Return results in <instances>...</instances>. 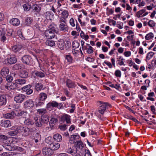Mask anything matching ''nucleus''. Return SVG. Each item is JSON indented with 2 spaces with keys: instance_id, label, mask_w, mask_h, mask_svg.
I'll use <instances>...</instances> for the list:
<instances>
[{
  "instance_id": "f257e3e1",
  "label": "nucleus",
  "mask_w": 156,
  "mask_h": 156,
  "mask_svg": "<svg viewBox=\"0 0 156 156\" xmlns=\"http://www.w3.org/2000/svg\"><path fill=\"white\" fill-rule=\"evenodd\" d=\"M48 28L49 29L45 30L44 34L47 38H52L55 36V27L51 25L49 26Z\"/></svg>"
},
{
  "instance_id": "f03ea898",
  "label": "nucleus",
  "mask_w": 156,
  "mask_h": 156,
  "mask_svg": "<svg viewBox=\"0 0 156 156\" xmlns=\"http://www.w3.org/2000/svg\"><path fill=\"white\" fill-rule=\"evenodd\" d=\"M16 129H18L19 133H22V134L25 136H27L29 135V128L23 127L22 126H18Z\"/></svg>"
},
{
  "instance_id": "7ed1b4c3",
  "label": "nucleus",
  "mask_w": 156,
  "mask_h": 156,
  "mask_svg": "<svg viewBox=\"0 0 156 156\" xmlns=\"http://www.w3.org/2000/svg\"><path fill=\"white\" fill-rule=\"evenodd\" d=\"M26 96L22 94H17L14 98V101L17 103H21L25 99Z\"/></svg>"
},
{
  "instance_id": "20e7f679",
  "label": "nucleus",
  "mask_w": 156,
  "mask_h": 156,
  "mask_svg": "<svg viewBox=\"0 0 156 156\" xmlns=\"http://www.w3.org/2000/svg\"><path fill=\"white\" fill-rule=\"evenodd\" d=\"M34 103L32 99H28L24 103V107L26 109H30L33 108Z\"/></svg>"
},
{
  "instance_id": "39448f33",
  "label": "nucleus",
  "mask_w": 156,
  "mask_h": 156,
  "mask_svg": "<svg viewBox=\"0 0 156 156\" xmlns=\"http://www.w3.org/2000/svg\"><path fill=\"white\" fill-rule=\"evenodd\" d=\"M43 154L46 156H51L53 153V151L49 147H44L42 150Z\"/></svg>"
},
{
  "instance_id": "423d86ee",
  "label": "nucleus",
  "mask_w": 156,
  "mask_h": 156,
  "mask_svg": "<svg viewBox=\"0 0 156 156\" xmlns=\"http://www.w3.org/2000/svg\"><path fill=\"white\" fill-rule=\"evenodd\" d=\"M15 115L19 117L20 119H21L22 118H26L28 115V114L27 112L26 111H21L16 112L15 113Z\"/></svg>"
},
{
  "instance_id": "0eeeda50",
  "label": "nucleus",
  "mask_w": 156,
  "mask_h": 156,
  "mask_svg": "<svg viewBox=\"0 0 156 156\" xmlns=\"http://www.w3.org/2000/svg\"><path fill=\"white\" fill-rule=\"evenodd\" d=\"M22 59L23 62L27 65H30L32 62V59L29 55H24L22 58Z\"/></svg>"
},
{
  "instance_id": "6e6552de",
  "label": "nucleus",
  "mask_w": 156,
  "mask_h": 156,
  "mask_svg": "<svg viewBox=\"0 0 156 156\" xmlns=\"http://www.w3.org/2000/svg\"><path fill=\"white\" fill-rule=\"evenodd\" d=\"M5 61L7 62L8 64H12L15 63L17 61V59L15 56L12 55L5 59Z\"/></svg>"
},
{
  "instance_id": "1a4fd4ad",
  "label": "nucleus",
  "mask_w": 156,
  "mask_h": 156,
  "mask_svg": "<svg viewBox=\"0 0 156 156\" xmlns=\"http://www.w3.org/2000/svg\"><path fill=\"white\" fill-rule=\"evenodd\" d=\"M9 73V70L8 67H3L1 70V75L3 77H6L8 76Z\"/></svg>"
},
{
  "instance_id": "9d476101",
  "label": "nucleus",
  "mask_w": 156,
  "mask_h": 156,
  "mask_svg": "<svg viewBox=\"0 0 156 156\" xmlns=\"http://www.w3.org/2000/svg\"><path fill=\"white\" fill-rule=\"evenodd\" d=\"M17 126H14L11 128L12 131L8 133V135L11 136H14L16 135L19 133L18 129H16Z\"/></svg>"
},
{
  "instance_id": "9b49d317",
  "label": "nucleus",
  "mask_w": 156,
  "mask_h": 156,
  "mask_svg": "<svg viewBox=\"0 0 156 156\" xmlns=\"http://www.w3.org/2000/svg\"><path fill=\"white\" fill-rule=\"evenodd\" d=\"M17 85L16 83H11L9 84L7 83L5 86L6 89L9 90H11L14 89L17 87Z\"/></svg>"
},
{
  "instance_id": "f8f14e48",
  "label": "nucleus",
  "mask_w": 156,
  "mask_h": 156,
  "mask_svg": "<svg viewBox=\"0 0 156 156\" xmlns=\"http://www.w3.org/2000/svg\"><path fill=\"white\" fill-rule=\"evenodd\" d=\"M23 47L21 45L17 44L12 47V51L15 53L19 52L22 49Z\"/></svg>"
},
{
  "instance_id": "ddd939ff",
  "label": "nucleus",
  "mask_w": 156,
  "mask_h": 156,
  "mask_svg": "<svg viewBox=\"0 0 156 156\" xmlns=\"http://www.w3.org/2000/svg\"><path fill=\"white\" fill-rule=\"evenodd\" d=\"M66 86L69 88H74L76 86V84L73 81L69 79L66 80Z\"/></svg>"
},
{
  "instance_id": "4468645a",
  "label": "nucleus",
  "mask_w": 156,
  "mask_h": 156,
  "mask_svg": "<svg viewBox=\"0 0 156 156\" xmlns=\"http://www.w3.org/2000/svg\"><path fill=\"white\" fill-rule=\"evenodd\" d=\"M70 116L67 114H64L61 116V120L63 122L66 121L67 123H69L70 122Z\"/></svg>"
},
{
  "instance_id": "2eb2a0df",
  "label": "nucleus",
  "mask_w": 156,
  "mask_h": 156,
  "mask_svg": "<svg viewBox=\"0 0 156 156\" xmlns=\"http://www.w3.org/2000/svg\"><path fill=\"white\" fill-rule=\"evenodd\" d=\"M75 146L76 147V149H79L82 150L84 147V144L81 141H76V143L75 144Z\"/></svg>"
},
{
  "instance_id": "dca6fc26",
  "label": "nucleus",
  "mask_w": 156,
  "mask_h": 156,
  "mask_svg": "<svg viewBox=\"0 0 156 156\" xmlns=\"http://www.w3.org/2000/svg\"><path fill=\"white\" fill-rule=\"evenodd\" d=\"M60 145L59 144L56 143H51L49 145V147L53 151L58 149L60 147Z\"/></svg>"
},
{
  "instance_id": "f3484780",
  "label": "nucleus",
  "mask_w": 156,
  "mask_h": 156,
  "mask_svg": "<svg viewBox=\"0 0 156 156\" xmlns=\"http://www.w3.org/2000/svg\"><path fill=\"white\" fill-rule=\"evenodd\" d=\"M19 76L22 78H26L28 76V73L26 70H22L20 71Z\"/></svg>"
},
{
  "instance_id": "a211bd4d",
  "label": "nucleus",
  "mask_w": 156,
  "mask_h": 156,
  "mask_svg": "<svg viewBox=\"0 0 156 156\" xmlns=\"http://www.w3.org/2000/svg\"><path fill=\"white\" fill-rule=\"evenodd\" d=\"M7 99L6 96L2 95L0 96V105H5L6 103Z\"/></svg>"
},
{
  "instance_id": "6ab92c4d",
  "label": "nucleus",
  "mask_w": 156,
  "mask_h": 156,
  "mask_svg": "<svg viewBox=\"0 0 156 156\" xmlns=\"http://www.w3.org/2000/svg\"><path fill=\"white\" fill-rule=\"evenodd\" d=\"M10 23L14 26H17L19 25L20 21L18 19L14 18L10 20Z\"/></svg>"
},
{
  "instance_id": "aec40b11",
  "label": "nucleus",
  "mask_w": 156,
  "mask_h": 156,
  "mask_svg": "<svg viewBox=\"0 0 156 156\" xmlns=\"http://www.w3.org/2000/svg\"><path fill=\"white\" fill-rule=\"evenodd\" d=\"M59 27L60 30L64 31H68L69 29L66 23H60Z\"/></svg>"
},
{
  "instance_id": "412c9836",
  "label": "nucleus",
  "mask_w": 156,
  "mask_h": 156,
  "mask_svg": "<svg viewBox=\"0 0 156 156\" xmlns=\"http://www.w3.org/2000/svg\"><path fill=\"white\" fill-rule=\"evenodd\" d=\"M99 105L101 107L100 108H102V109L105 110L108 108V107H110L111 105L108 103L105 102H102L101 101H99Z\"/></svg>"
},
{
  "instance_id": "4be33fe9",
  "label": "nucleus",
  "mask_w": 156,
  "mask_h": 156,
  "mask_svg": "<svg viewBox=\"0 0 156 156\" xmlns=\"http://www.w3.org/2000/svg\"><path fill=\"white\" fill-rule=\"evenodd\" d=\"M15 115L14 112H12L10 113H7L4 115V117L6 119H13L14 117V115Z\"/></svg>"
},
{
  "instance_id": "5701e85b",
  "label": "nucleus",
  "mask_w": 156,
  "mask_h": 156,
  "mask_svg": "<svg viewBox=\"0 0 156 156\" xmlns=\"http://www.w3.org/2000/svg\"><path fill=\"white\" fill-rule=\"evenodd\" d=\"M57 45L58 47L61 50H63L64 48V41L63 39H60L58 41Z\"/></svg>"
},
{
  "instance_id": "b1692460",
  "label": "nucleus",
  "mask_w": 156,
  "mask_h": 156,
  "mask_svg": "<svg viewBox=\"0 0 156 156\" xmlns=\"http://www.w3.org/2000/svg\"><path fill=\"white\" fill-rule=\"evenodd\" d=\"M24 124L27 126H31L34 124V122L30 119H25L23 121Z\"/></svg>"
},
{
  "instance_id": "393cba45",
  "label": "nucleus",
  "mask_w": 156,
  "mask_h": 156,
  "mask_svg": "<svg viewBox=\"0 0 156 156\" xmlns=\"http://www.w3.org/2000/svg\"><path fill=\"white\" fill-rule=\"evenodd\" d=\"M5 30L4 28H2V32L0 34V35L1 36V40L3 42L6 40V35L5 34Z\"/></svg>"
},
{
  "instance_id": "a878e982",
  "label": "nucleus",
  "mask_w": 156,
  "mask_h": 156,
  "mask_svg": "<svg viewBox=\"0 0 156 156\" xmlns=\"http://www.w3.org/2000/svg\"><path fill=\"white\" fill-rule=\"evenodd\" d=\"M35 121V124L36 126L38 127H40L41 126L43 123L40 118L38 119L37 117H35L34 118Z\"/></svg>"
},
{
  "instance_id": "bb28decb",
  "label": "nucleus",
  "mask_w": 156,
  "mask_h": 156,
  "mask_svg": "<svg viewBox=\"0 0 156 156\" xmlns=\"http://www.w3.org/2000/svg\"><path fill=\"white\" fill-rule=\"evenodd\" d=\"M79 136L75 135H72L71 136V137L70 139V143L75 144L76 143V138H79Z\"/></svg>"
},
{
  "instance_id": "cd10ccee",
  "label": "nucleus",
  "mask_w": 156,
  "mask_h": 156,
  "mask_svg": "<svg viewBox=\"0 0 156 156\" xmlns=\"http://www.w3.org/2000/svg\"><path fill=\"white\" fill-rule=\"evenodd\" d=\"M53 138L58 142L61 141L62 140V136L58 133H56L53 135Z\"/></svg>"
},
{
  "instance_id": "c85d7f7f",
  "label": "nucleus",
  "mask_w": 156,
  "mask_h": 156,
  "mask_svg": "<svg viewBox=\"0 0 156 156\" xmlns=\"http://www.w3.org/2000/svg\"><path fill=\"white\" fill-rule=\"evenodd\" d=\"M58 106V103L55 101H53L52 102H50L47 104V107L48 108L52 107H57Z\"/></svg>"
},
{
  "instance_id": "c756f323",
  "label": "nucleus",
  "mask_w": 156,
  "mask_h": 156,
  "mask_svg": "<svg viewBox=\"0 0 156 156\" xmlns=\"http://www.w3.org/2000/svg\"><path fill=\"white\" fill-rule=\"evenodd\" d=\"M11 139H12V140H13L14 138L12 139L10 137H8L6 136L3 135H0V140L2 141L3 142H4L6 140H10Z\"/></svg>"
},
{
  "instance_id": "7c9ffc66",
  "label": "nucleus",
  "mask_w": 156,
  "mask_h": 156,
  "mask_svg": "<svg viewBox=\"0 0 156 156\" xmlns=\"http://www.w3.org/2000/svg\"><path fill=\"white\" fill-rule=\"evenodd\" d=\"M45 43L46 45L51 47L55 46V41L52 40H48L46 41Z\"/></svg>"
},
{
  "instance_id": "2f4dec72",
  "label": "nucleus",
  "mask_w": 156,
  "mask_h": 156,
  "mask_svg": "<svg viewBox=\"0 0 156 156\" xmlns=\"http://www.w3.org/2000/svg\"><path fill=\"white\" fill-rule=\"evenodd\" d=\"M47 98V96L46 94L41 93L39 94V100L41 101H44Z\"/></svg>"
},
{
  "instance_id": "473e14b6",
  "label": "nucleus",
  "mask_w": 156,
  "mask_h": 156,
  "mask_svg": "<svg viewBox=\"0 0 156 156\" xmlns=\"http://www.w3.org/2000/svg\"><path fill=\"white\" fill-rule=\"evenodd\" d=\"M35 87L37 91L41 90L44 89L43 87V85L41 83H36L35 84Z\"/></svg>"
},
{
  "instance_id": "72a5a7b5",
  "label": "nucleus",
  "mask_w": 156,
  "mask_h": 156,
  "mask_svg": "<svg viewBox=\"0 0 156 156\" xmlns=\"http://www.w3.org/2000/svg\"><path fill=\"white\" fill-rule=\"evenodd\" d=\"M23 7L25 11H28L30 10L31 5L28 3H26L23 5Z\"/></svg>"
},
{
  "instance_id": "f704fd0d",
  "label": "nucleus",
  "mask_w": 156,
  "mask_h": 156,
  "mask_svg": "<svg viewBox=\"0 0 156 156\" xmlns=\"http://www.w3.org/2000/svg\"><path fill=\"white\" fill-rule=\"evenodd\" d=\"M26 80L24 79H19L16 80V83L17 84L20 85H23L25 83Z\"/></svg>"
},
{
  "instance_id": "c9c22d12",
  "label": "nucleus",
  "mask_w": 156,
  "mask_h": 156,
  "mask_svg": "<svg viewBox=\"0 0 156 156\" xmlns=\"http://www.w3.org/2000/svg\"><path fill=\"white\" fill-rule=\"evenodd\" d=\"M34 73L36 76L41 78L44 77L45 76L44 73L41 71H35Z\"/></svg>"
},
{
  "instance_id": "e433bc0d",
  "label": "nucleus",
  "mask_w": 156,
  "mask_h": 156,
  "mask_svg": "<svg viewBox=\"0 0 156 156\" xmlns=\"http://www.w3.org/2000/svg\"><path fill=\"white\" fill-rule=\"evenodd\" d=\"M117 59H118L117 61L119 62L118 64L119 66H121L122 65L125 66L124 61V59L122 56H119V58H118Z\"/></svg>"
},
{
  "instance_id": "4c0bfd02",
  "label": "nucleus",
  "mask_w": 156,
  "mask_h": 156,
  "mask_svg": "<svg viewBox=\"0 0 156 156\" xmlns=\"http://www.w3.org/2000/svg\"><path fill=\"white\" fill-rule=\"evenodd\" d=\"M41 119L43 123H47L49 121L48 117L46 115L41 116Z\"/></svg>"
},
{
  "instance_id": "58836bf2",
  "label": "nucleus",
  "mask_w": 156,
  "mask_h": 156,
  "mask_svg": "<svg viewBox=\"0 0 156 156\" xmlns=\"http://www.w3.org/2000/svg\"><path fill=\"white\" fill-rule=\"evenodd\" d=\"M65 58L67 60V62L69 63H72L73 62V58L70 54L66 55Z\"/></svg>"
},
{
  "instance_id": "ea45409f",
  "label": "nucleus",
  "mask_w": 156,
  "mask_h": 156,
  "mask_svg": "<svg viewBox=\"0 0 156 156\" xmlns=\"http://www.w3.org/2000/svg\"><path fill=\"white\" fill-rule=\"evenodd\" d=\"M145 11L146 10L144 9H142L139 11L136 12V16L138 18H140L141 17V15L145 12Z\"/></svg>"
},
{
  "instance_id": "a19ab883",
  "label": "nucleus",
  "mask_w": 156,
  "mask_h": 156,
  "mask_svg": "<svg viewBox=\"0 0 156 156\" xmlns=\"http://www.w3.org/2000/svg\"><path fill=\"white\" fill-rule=\"evenodd\" d=\"M154 37V34L153 33L150 32L147 34L145 37V39L149 40L152 38Z\"/></svg>"
},
{
  "instance_id": "79ce46f5",
  "label": "nucleus",
  "mask_w": 156,
  "mask_h": 156,
  "mask_svg": "<svg viewBox=\"0 0 156 156\" xmlns=\"http://www.w3.org/2000/svg\"><path fill=\"white\" fill-rule=\"evenodd\" d=\"M33 21V19L31 17H27L25 20V23L26 24L29 25Z\"/></svg>"
},
{
  "instance_id": "37998d69",
  "label": "nucleus",
  "mask_w": 156,
  "mask_h": 156,
  "mask_svg": "<svg viewBox=\"0 0 156 156\" xmlns=\"http://www.w3.org/2000/svg\"><path fill=\"white\" fill-rule=\"evenodd\" d=\"M4 127H9L11 126V122L9 120L4 121Z\"/></svg>"
},
{
  "instance_id": "c03bdc74",
  "label": "nucleus",
  "mask_w": 156,
  "mask_h": 156,
  "mask_svg": "<svg viewBox=\"0 0 156 156\" xmlns=\"http://www.w3.org/2000/svg\"><path fill=\"white\" fill-rule=\"evenodd\" d=\"M81 37L83 39H84L85 40H87L89 38V37L87 35H85L84 33L81 31L80 34Z\"/></svg>"
},
{
  "instance_id": "a18cd8bd",
  "label": "nucleus",
  "mask_w": 156,
  "mask_h": 156,
  "mask_svg": "<svg viewBox=\"0 0 156 156\" xmlns=\"http://www.w3.org/2000/svg\"><path fill=\"white\" fill-rule=\"evenodd\" d=\"M51 13L49 12H46L44 13V16L47 20H51Z\"/></svg>"
},
{
  "instance_id": "49530a36",
  "label": "nucleus",
  "mask_w": 156,
  "mask_h": 156,
  "mask_svg": "<svg viewBox=\"0 0 156 156\" xmlns=\"http://www.w3.org/2000/svg\"><path fill=\"white\" fill-rule=\"evenodd\" d=\"M77 152V149L74 150L70 148L67 150V152L73 155L76 153Z\"/></svg>"
},
{
  "instance_id": "de8ad7c7",
  "label": "nucleus",
  "mask_w": 156,
  "mask_h": 156,
  "mask_svg": "<svg viewBox=\"0 0 156 156\" xmlns=\"http://www.w3.org/2000/svg\"><path fill=\"white\" fill-rule=\"evenodd\" d=\"M13 31L12 29H8L5 31V34L6 35L10 36L12 35L13 34Z\"/></svg>"
},
{
  "instance_id": "09e8293b",
  "label": "nucleus",
  "mask_w": 156,
  "mask_h": 156,
  "mask_svg": "<svg viewBox=\"0 0 156 156\" xmlns=\"http://www.w3.org/2000/svg\"><path fill=\"white\" fill-rule=\"evenodd\" d=\"M80 44L76 41H74L73 42L72 45L73 48H78Z\"/></svg>"
},
{
  "instance_id": "8fccbe9b",
  "label": "nucleus",
  "mask_w": 156,
  "mask_h": 156,
  "mask_svg": "<svg viewBox=\"0 0 156 156\" xmlns=\"http://www.w3.org/2000/svg\"><path fill=\"white\" fill-rule=\"evenodd\" d=\"M37 111L39 114L40 115L44 114L46 112V109L44 108L38 109L37 110Z\"/></svg>"
},
{
  "instance_id": "3c124183",
  "label": "nucleus",
  "mask_w": 156,
  "mask_h": 156,
  "mask_svg": "<svg viewBox=\"0 0 156 156\" xmlns=\"http://www.w3.org/2000/svg\"><path fill=\"white\" fill-rule=\"evenodd\" d=\"M61 13L62 14L63 17L64 18H66L69 15L68 12L66 10H64L61 12Z\"/></svg>"
},
{
  "instance_id": "603ef678",
  "label": "nucleus",
  "mask_w": 156,
  "mask_h": 156,
  "mask_svg": "<svg viewBox=\"0 0 156 156\" xmlns=\"http://www.w3.org/2000/svg\"><path fill=\"white\" fill-rule=\"evenodd\" d=\"M154 55V53L152 52H149L146 57V59L149 60Z\"/></svg>"
},
{
  "instance_id": "864d4df0",
  "label": "nucleus",
  "mask_w": 156,
  "mask_h": 156,
  "mask_svg": "<svg viewBox=\"0 0 156 156\" xmlns=\"http://www.w3.org/2000/svg\"><path fill=\"white\" fill-rule=\"evenodd\" d=\"M58 119L56 118H52L49 122V123L53 124L55 125Z\"/></svg>"
},
{
  "instance_id": "5fc2aeb1",
  "label": "nucleus",
  "mask_w": 156,
  "mask_h": 156,
  "mask_svg": "<svg viewBox=\"0 0 156 156\" xmlns=\"http://www.w3.org/2000/svg\"><path fill=\"white\" fill-rule=\"evenodd\" d=\"M86 51L88 54H91L94 51L93 48L90 46H89L87 50Z\"/></svg>"
},
{
  "instance_id": "6e6d98bb",
  "label": "nucleus",
  "mask_w": 156,
  "mask_h": 156,
  "mask_svg": "<svg viewBox=\"0 0 156 156\" xmlns=\"http://www.w3.org/2000/svg\"><path fill=\"white\" fill-rule=\"evenodd\" d=\"M21 64H17L14 65L13 67V69L14 70H18L19 69H21Z\"/></svg>"
},
{
  "instance_id": "4d7b16f0",
  "label": "nucleus",
  "mask_w": 156,
  "mask_h": 156,
  "mask_svg": "<svg viewBox=\"0 0 156 156\" xmlns=\"http://www.w3.org/2000/svg\"><path fill=\"white\" fill-rule=\"evenodd\" d=\"M115 75L117 77H120L121 75L120 71L119 70H116L115 73Z\"/></svg>"
},
{
  "instance_id": "13d9d810",
  "label": "nucleus",
  "mask_w": 156,
  "mask_h": 156,
  "mask_svg": "<svg viewBox=\"0 0 156 156\" xmlns=\"http://www.w3.org/2000/svg\"><path fill=\"white\" fill-rule=\"evenodd\" d=\"M148 25L151 27H153L155 26L154 22L152 20H150L148 23Z\"/></svg>"
},
{
  "instance_id": "bf43d9fd",
  "label": "nucleus",
  "mask_w": 156,
  "mask_h": 156,
  "mask_svg": "<svg viewBox=\"0 0 156 156\" xmlns=\"http://www.w3.org/2000/svg\"><path fill=\"white\" fill-rule=\"evenodd\" d=\"M6 78V81L9 82H11L13 80V77L11 76H9L8 75V76L5 77Z\"/></svg>"
},
{
  "instance_id": "052dcab7",
  "label": "nucleus",
  "mask_w": 156,
  "mask_h": 156,
  "mask_svg": "<svg viewBox=\"0 0 156 156\" xmlns=\"http://www.w3.org/2000/svg\"><path fill=\"white\" fill-rule=\"evenodd\" d=\"M141 1V0H129L130 3L138 4Z\"/></svg>"
},
{
  "instance_id": "680f3d73",
  "label": "nucleus",
  "mask_w": 156,
  "mask_h": 156,
  "mask_svg": "<svg viewBox=\"0 0 156 156\" xmlns=\"http://www.w3.org/2000/svg\"><path fill=\"white\" fill-rule=\"evenodd\" d=\"M13 150H17L20 151H23V149L20 147L15 146L14 147V148L13 149Z\"/></svg>"
},
{
  "instance_id": "e2e57ef3",
  "label": "nucleus",
  "mask_w": 156,
  "mask_h": 156,
  "mask_svg": "<svg viewBox=\"0 0 156 156\" xmlns=\"http://www.w3.org/2000/svg\"><path fill=\"white\" fill-rule=\"evenodd\" d=\"M31 87V86L30 85H28L25 86L22 88V90L24 91H26V90H27L29 88Z\"/></svg>"
},
{
  "instance_id": "0e129e2a",
  "label": "nucleus",
  "mask_w": 156,
  "mask_h": 156,
  "mask_svg": "<svg viewBox=\"0 0 156 156\" xmlns=\"http://www.w3.org/2000/svg\"><path fill=\"white\" fill-rule=\"evenodd\" d=\"M59 128L62 131H64L66 129V125L59 126Z\"/></svg>"
},
{
  "instance_id": "69168bd1",
  "label": "nucleus",
  "mask_w": 156,
  "mask_h": 156,
  "mask_svg": "<svg viewBox=\"0 0 156 156\" xmlns=\"http://www.w3.org/2000/svg\"><path fill=\"white\" fill-rule=\"evenodd\" d=\"M44 104L43 102L41 101H39L38 102H36L35 103V105L36 107H39L43 105Z\"/></svg>"
},
{
  "instance_id": "338daca9",
  "label": "nucleus",
  "mask_w": 156,
  "mask_h": 156,
  "mask_svg": "<svg viewBox=\"0 0 156 156\" xmlns=\"http://www.w3.org/2000/svg\"><path fill=\"white\" fill-rule=\"evenodd\" d=\"M69 22L70 24L72 26L74 27L75 26L74 20L73 18H71L70 19L69 21Z\"/></svg>"
},
{
  "instance_id": "774afa93",
  "label": "nucleus",
  "mask_w": 156,
  "mask_h": 156,
  "mask_svg": "<svg viewBox=\"0 0 156 156\" xmlns=\"http://www.w3.org/2000/svg\"><path fill=\"white\" fill-rule=\"evenodd\" d=\"M85 152V156H91V154L89 150H86Z\"/></svg>"
}]
</instances>
